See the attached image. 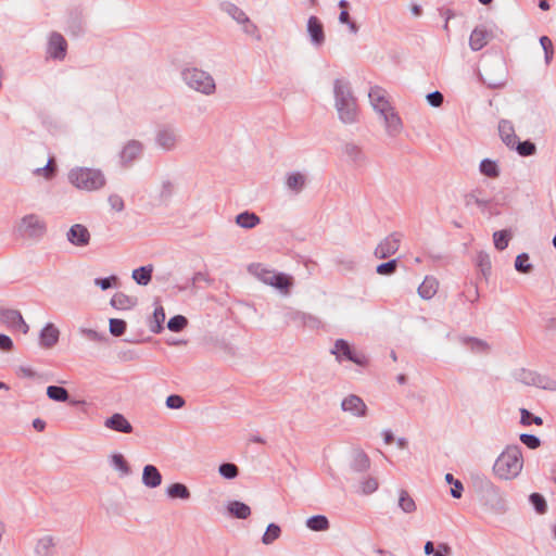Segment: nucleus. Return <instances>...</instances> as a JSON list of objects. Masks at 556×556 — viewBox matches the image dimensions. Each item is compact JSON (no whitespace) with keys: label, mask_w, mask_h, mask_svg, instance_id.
Instances as JSON below:
<instances>
[{"label":"nucleus","mask_w":556,"mask_h":556,"mask_svg":"<svg viewBox=\"0 0 556 556\" xmlns=\"http://www.w3.org/2000/svg\"><path fill=\"white\" fill-rule=\"evenodd\" d=\"M306 185V176L300 172H292L287 175L286 186L295 194L300 193Z\"/></svg>","instance_id":"24"},{"label":"nucleus","mask_w":556,"mask_h":556,"mask_svg":"<svg viewBox=\"0 0 556 556\" xmlns=\"http://www.w3.org/2000/svg\"><path fill=\"white\" fill-rule=\"evenodd\" d=\"M0 321L13 329L18 321H22V314L16 309H0Z\"/></svg>","instance_id":"34"},{"label":"nucleus","mask_w":556,"mask_h":556,"mask_svg":"<svg viewBox=\"0 0 556 556\" xmlns=\"http://www.w3.org/2000/svg\"><path fill=\"white\" fill-rule=\"evenodd\" d=\"M520 415H521L520 422L523 426H530L532 424H534L536 426H542L543 425V419L541 417L534 416L531 412H529L526 408H521L520 409Z\"/></svg>","instance_id":"56"},{"label":"nucleus","mask_w":556,"mask_h":556,"mask_svg":"<svg viewBox=\"0 0 556 556\" xmlns=\"http://www.w3.org/2000/svg\"><path fill=\"white\" fill-rule=\"evenodd\" d=\"M399 262L396 258L390 260L386 263H381L376 267V273L381 276H391L397 269Z\"/></svg>","instance_id":"52"},{"label":"nucleus","mask_w":556,"mask_h":556,"mask_svg":"<svg viewBox=\"0 0 556 556\" xmlns=\"http://www.w3.org/2000/svg\"><path fill=\"white\" fill-rule=\"evenodd\" d=\"M110 333L114 337H121L125 333L127 324L124 319L111 318L109 321Z\"/></svg>","instance_id":"53"},{"label":"nucleus","mask_w":556,"mask_h":556,"mask_svg":"<svg viewBox=\"0 0 556 556\" xmlns=\"http://www.w3.org/2000/svg\"><path fill=\"white\" fill-rule=\"evenodd\" d=\"M281 534V529L277 523H269L266 528L265 533L262 536V542L265 545H269L275 542Z\"/></svg>","instance_id":"44"},{"label":"nucleus","mask_w":556,"mask_h":556,"mask_svg":"<svg viewBox=\"0 0 556 556\" xmlns=\"http://www.w3.org/2000/svg\"><path fill=\"white\" fill-rule=\"evenodd\" d=\"M70 182L77 189L94 191L104 187L106 179L98 168L76 167L68 173Z\"/></svg>","instance_id":"3"},{"label":"nucleus","mask_w":556,"mask_h":556,"mask_svg":"<svg viewBox=\"0 0 556 556\" xmlns=\"http://www.w3.org/2000/svg\"><path fill=\"white\" fill-rule=\"evenodd\" d=\"M188 325V319L184 315H175L169 318L167 328L173 332L182 331Z\"/></svg>","instance_id":"50"},{"label":"nucleus","mask_w":556,"mask_h":556,"mask_svg":"<svg viewBox=\"0 0 556 556\" xmlns=\"http://www.w3.org/2000/svg\"><path fill=\"white\" fill-rule=\"evenodd\" d=\"M110 303L116 309H130L137 305L138 299L123 292H117L112 296Z\"/></svg>","instance_id":"23"},{"label":"nucleus","mask_w":556,"mask_h":556,"mask_svg":"<svg viewBox=\"0 0 556 556\" xmlns=\"http://www.w3.org/2000/svg\"><path fill=\"white\" fill-rule=\"evenodd\" d=\"M67 52V42L65 38L56 31H52L49 37L47 53L54 60H64Z\"/></svg>","instance_id":"11"},{"label":"nucleus","mask_w":556,"mask_h":556,"mask_svg":"<svg viewBox=\"0 0 556 556\" xmlns=\"http://www.w3.org/2000/svg\"><path fill=\"white\" fill-rule=\"evenodd\" d=\"M490 486V490L492 494L495 497V503L493 504V509L497 513H505L507 510V504L506 501L503 498V496L498 493L497 489L493 486L490 482L488 483Z\"/></svg>","instance_id":"57"},{"label":"nucleus","mask_w":556,"mask_h":556,"mask_svg":"<svg viewBox=\"0 0 556 556\" xmlns=\"http://www.w3.org/2000/svg\"><path fill=\"white\" fill-rule=\"evenodd\" d=\"M529 254L522 252L517 255L515 260V269L520 274H530L533 270V265L529 262Z\"/></svg>","instance_id":"41"},{"label":"nucleus","mask_w":556,"mask_h":556,"mask_svg":"<svg viewBox=\"0 0 556 556\" xmlns=\"http://www.w3.org/2000/svg\"><path fill=\"white\" fill-rule=\"evenodd\" d=\"M343 154L354 164L363 165L367 161V156L363 151L362 147L354 142H346L343 146Z\"/></svg>","instance_id":"19"},{"label":"nucleus","mask_w":556,"mask_h":556,"mask_svg":"<svg viewBox=\"0 0 556 556\" xmlns=\"http://www.w3.org/2000/svg\"><path fill=\"white\" fill-rule=\"evenodd\" d=\"M402 235L400 232H392L384 238L375 249V256L377 258H388L395 254L400 248Z\"/></svg>","instance_id":"8"},{"label":"nucleus","mask_w":556,"mask_h":556,"mask_svg":"<svg viewBox=\"0 0 556 556\" xmlns=\"http://www.w3.org/2000/svg\"><path fill=\"white\" fill-rule=\"evenodd\" d=\"M513 150H515L520 156H532L536 153V146L531 140L520 141L517 139Z\"/></svg>","instance_id":"39"},{"label":"nucleus","mask_w":556,"mask_h":556,"mask_svg":"<svg viewBox=\"0 0 556 556\" xmlns=\"http://www.w3.org/2000/svg\"><path fill=\"white\" fill-rule=\"evenodd\" d=\"M331 354L337 355L338 361H341V358L344 357L358 366H366L368 363L367 357L362 353H357L344 339H338L334 342Z\"/></svg>","instance_id":"7"},{"label":"nucleus","mask_w":556,"mask_h":556,"mask_svg":"<svg viewBox=\"0 0 556 556\" xmlns=\"http://www.w3.org/2000/svg\"><path fill=\"white\" fill-rule=\"evenodd\" d=\"M165 311L162 305L155 307L151 318L149 319V329L153 333H161L164 329Z\"/></svg>","instance_id":"26"},{"label":"nucleus","mask_w":556,"mask_h":556,"mask_svg":"<svg viewBox=\"0 0 556 556\" xmlns=\"http://www.w3.org/2000/svg\"><path fill=\"white\" fill-rule=\"evenodd\" d=\"M480 173L489 178H497L500 176V168L495 161L484 159L479 166Z\"/></svg>","instance_id":"38"},{"label":"nucleus","mask_w":556,"mask_h":556,"mask_svg":"<svg viewBox=\"0 0 556 556\" xmlns=\"http://www.w3.org/2000/svg\"><path fill=\"white\" fill-rule=\"evenodd\" d=\"M181 78L190 89L202 94L211 96L216 90V84L212 75L198 67L184 68Z\"/></svg>","instance_id":"4"},{"label":"nucleus","mask_w":556,"mask_h":556,"mask_svg":"<svg viewBox=\"0 0 556 556\" xmlns=\"http://www.w3.org/2000/svg\"><path fill=\"white\" fill-rule=\"evenodd\" d=\"M498 134H500L502 141L509 149H514L518 137L515 134V129H514L511 122H509L507 119H501L498 122Z\"/></svg>","instance_id":"18"},{"label":"nucleus","mask_w":556,"mask_h":556,"mask_svg":"<svg viewBox=\"0 0 556 556\" xmlns=\"http://www.w3.org/2000/svg\"><path fill=\"white\" fill-rule=\"evenodd\" d=\"M486 43H488L486 31L484 29L475 28L469 38V46H470L471 50L479 51Z\"/></svg>","instance_id":"35"},{"label":"nucleus","mask_w":556,"mask_h":556,"mask_svg":"<svg viewBox=\"0 0 556 556\" xmlns=\"http://www.w3.org/2000/svg\"><path fill=\"white\" fill-rule=\"evenodd\" d=\"M47 396L54 402H67L70 401L68 391L61 386H49L47 388Z\"/></svg>","instance_id":"37"},{"label":"nucleus","mask_w":556,"mask_h":556,"mask_svg":"<svg viewBox=\"0 0 556 556\" xmlns=\"http://www.w3.org/2000/svg\"><path fill=\"white\" fill-rule=\"evenodd\" d=\"M519 439L526 446L531 450H535L541 445V440L534 434L522 433L520 434Z\"/></svg>","instance_id":"62"},{"label":"nucleus","mask_w":556,"mask_h":556,"mask_svg":"<svg viewBox=\"0 0 556 556\" xmlns=\"http://www.w3.org/2000/svg\"><path fill=\"white\" fill-rule=\"evenodd\" d=\"M54 540L51 535H46L38 540L35 553L37 556H52L54 553Z\"/></svg>","instance_id":"30"},{"label":"nucleus","mask_w":556,"mask_h":556,"mask_svg":"<svg viewBox=\"0 0 556 556\" xmlns=\"http://www.w3.org/2000/svg\"><path fill=\"white\" fill-rule=\"evenodd\" d=\"M180 141L178 130L172 125L159 127L155 134V143L165 152L174 151Z\"/></svg>","instance_id":"6"},{"label":"nucleus","mask_w":556,"mask_h":556,"mask_svg":"<svg viewBox=\"0 0 556 556\" xmlns=\"http://www.w3.org/2000/svg\"><path fill=\"white\" fill-rule=\"evenodd\" d=\"M522 466L523 458L520 447L510 445L496 458L493 471L498 478L509 480L520 473Z\"/></svg>","instance_id":"2"},{"label":"nucleus","mask_w":556,"mask_h":556,"mask_svg":"<svg viewBox=\"0 0 556 556\" xmlns=\"http://www.w3.org/2000/svg\"><path fill=\"white\" fill-rule=\"evenodd\" d=\"M175 192V185L169 179H164L161 182L157 200L161 204L167 205Z\"/></svg>","instance_id":"33"},{"label":"nucleus","mask_w":556,"mask_h":556,"mask_svg":"<svg viewBox=\"0 0 556 556\" xmlns=\"http://www.w3.org/2000/svg\"><path fill=\"white\" fill-rule=\"evenodd\" d=\"M16 231L22 238L40 240L47 233V224L37 214H28L21 219Z\"/></svg>","instance_id":"5"},{"label":"nucleus","mask_w":556,"mask_h":556,"mask_svg":"<svg viewBox=\"0 0 556 556\" xmlns=\"http://www.w3.org/2000/svg\"><path fill=\"white\" fill-rule=\"evenodd\" d=\"M248 269L251 274L255 275L258 279H261L266 285L268 283V280L273 274L271 270L264 268L258 263H253V264L249 265Z\"/></svg>","instance_id":"49"},{"label":"nucleus","mask_w":556,"mask_h":556,"mask_svg":"<svg viewBox=\"0 0 556 556\" xmlns=\"http://www.w3.org/2000/svg\"><path fill=\"white\" fill-rule=\"evenodd\" d=\"M79 332L85 338H87L88 340L93 341V342H103V341L106 340L105 333H100V332H98V331H96L93 329L80 328Z\"/></svg>","instance_id":"60"},{"label":"nucleus","mask_w":556,"mask_h":556,"mask_svg":"<svg viewBox=\"0 0 556 556\" xmlns=\"http://www.w3.org/2000/svg\"><path fill=\"white\" fill-rule=\"evenodd\" d=\"M386 90L379 86H374L368 92V97L374 110L381 116L393 108L386 98Z\"/></svg>","instance_id":"12"},{"label":"nucleus","mask_w":556,"mask_h":556,"mask_svg":"<svg viewBox=\"0 0 556 556\" xmlns=\"http://www.w3.org/2000/svg\"><path fill=\"white\" fill-rule=\"evenodd\" d=\"M399 507L406 514H410L416 510L415 501L408 494L407 491L402 490L399 497Z\"/></svg>","instance_id":"43"},{"label":"nucleus","mask_w":556,"mask_h":556,"mask_svg":"<svg viewBox=\"0 0 556 556\" xmlns=\"http://www.w3.org/2000/svg\"><path fill=\"white\" fill-rule=\"evenodd\" d=\"M288 318H289V320H292L294 323H300L302 325H306L307 324V319L308 320H314V323H316V324H320V321L316 317H314L312 315H307V314L302 313V312H298V311L290 312L288 314Z\"/></svg>","instance_id":"58"},{"label":"nucleus","mask_w":556,"mask_h":556,"mask_svg":"<svg viewBox=\"0 0 556 556\" xmlns=\"http://www.w3.org/2000/svg\"><path fill=\"white\" fill-rule=\"evenodd\" d=\"M476 264H477V267L481 270L482 275L485 278H488L490 276L491 269H492L490 255L484 251H480L477 254Z\"/></svg>","instance_id":"40"},{"label":"nucleus","mask_w":556,"mask_h":556,"mask_svg":"<svg viewBox=\"0 0 556 556\" xmlns=\"http://www.w3.org/2000/svg\"><path fill=\"white\" fill-rule=\"evenodd\" d=\"M370 466V460L368 455L364 451H355L353 454V460L351 463V468L356 472H364Z\"/></svg>","instance_id":"32"},{"label":"nucleus","mask_w":556,"mask_h":556,"mask_svg":"<svg viewBox=\"0 0 556 556\" xmlns=\"http://www.w3.org/2000/svg\"><path fill=\"white\" fill-rule=\"evenodd\" d=\"M261 223V218L253 212L244 211L236 216V224L244 229H252Z\"/></svg>","instance_id":"28"},{"label":"nucleus","mask_w":556,"mask_h":556,"mask_svg":"<svg viewBox=\"0 0 556 556\" xmlns=\"http://www.w3.org/2000/svg\"><path fill=\"white\" fill-rule=\"evenodd\" d=\"M142 483L150 489H155L162 483V475L154 465H146L142 470Z\"/></svg>","instance_id":"20"},{"label":"nucleus","mask_w":556,"mask_h":556,"mask_svg":"<svg viewBox=\"0 0 556 556\" xmlns=\"http://www.w3.org/2000/svg\"><path fill=\"white\" fill-rule=\"evenodd\" d=\"M118 278L114 275L104 277V278H96L94 285L100 287L102 290H108L114 286H116Z\"/></svg>","instance_id":"63"},{"label":"nucleus","mask_w":556,"mask_h":556,"mask_svg":"<svg viewBox=\"0 0 556 556\" xmlns=\"http://www.w3.org/2000/svg\"><path fill=\"white\" fill-rule=\"evenodd\" d=\"M55 173H56V166L55 164H53V159L50 157L48 160V163L42 166V167H38L34 170V174L36 176H45V178L47 179H51L55 176Z\"/></svg>","instance_id":"54"},{"label":"nucleus","mask_w":556,"mask_h":556,"mask_svg":"<svg viewBox=\"0 0 556 556\" xmlns=\"http://www.w3.org/2000/svg\"><path fill=\"white\" fill-rule=\"evenodd\" d=\"M306 30L313 46L319 48L325 43V30L321 21L315 16H309L306 25Z\"/></svg>","instance_id":"14"},{"label":"nucleus","mask_w":556,"mask_h":556,"mask_svg":"<svg viewBox=\"0 0 556 556\" xmlns=\"http://www.w3.org/2000/svg\"><path fill=\"white\" fill-rule=\"evenodd\" d=\"M104 427L119 433L129 434L134 431L132 425L121 413H114L104 420Z\"/></svg>","instance_id":"15"},{"label":"nucleus","mask_w":556,"mask_h":556,"mask_svg":"<svg viewBox=\"0 0 556 556\" xmlns=\"http://www.w3.org/2000/svg\"><path fill=\"white\" fill-rule=\"evenodd\" d=\"M533 386L544 390L556 391V380L538 372H535Z\"/></svg>","instance_id":"46"},{"label":"nucleus","mask_w":556,"mask_h":556,"mask_svg":"<svg viewBox=\"0 0 556 556\" xmlns=\"http://www.w3.org/2000/svg\"><path fill=\"white\" fill-rule=\"evenodd\" d=\"M143 152V144L139 140L131 139L123 147L119 153L121 165L125 168L138 160Z\"/></svg>","instance_id":"9"},{"label":"nucleus","mask_w":556,"mask_h":556,"mask_svg":"<svg viewBox=\"0 0 556 556\" xmlns=\"http://www.w3.org/2000/svg\"><path fill=\"white\" fill-rule=\"evenodd\" d=\"M445 481L452 485L450 491L452 497L460 498L464 491L463 483L458 479H455L452 473L445 475Z\"/></svg>","instance_id":"51"},{"label":"nucleus","mask_w":556,"mask_h":556,"mask_svg":"<svg viewBox=\"0 0 556 556\" xmlns=\"http://www.w3.org/2000/svg\"><path fill=\"white\" fill-rule=\"evenodd\" d=\"M218 472L223 478L232 480L239 476V468L236 464L226 462L219 465Z\"/></svg>","instance_id":"45"},{"label":"nucleus","mask_w":556,"mask_h":556,"mask_svg":"<svg viewBox=\"0 0 556 556\" xmlns=\"http://www.w3.org/2000/svg\"><path fill=\"white\" fill-rule=\"evenodd\" d=\"M111 464L115 467V469L121 471L123 476H128L130 473V467L122 454H113L111 456Z\"/></svg>","instance_id":"47"},{"label":"nucleus","mask_w":556,"mask_h":556,"mask_svg":"<svg viewBox=\"0 0 556 556\" xmlns=\"http://www.w3.org/2000/svg\"><path fill=\"white\" fill-rule=\"evenodd\" d=\"M305 526L314 532H324L329 530L330 522L325 515H314L306 519Z\"/></svg>","instance_id":"27"},{"label":"nucleus","mask_w":556,"mask_h":556,"mask_svg":"<svg viewBox=\"0 0 556 556\" xmlns=\"http://www.w3.org/2000/svg\"><path fill=\"white\" fill-rule=\"evenodd\" d=\"M535 372L536 371L528 369H520L519 372L516 375V378L523 384L533 386Z\"/></svg>","instance_id":"64"},{"label":"nucleus","mask_w":556,"mask_h":556,"mask_svg":"<svg viewBox=\"0 0 556 556\" xmlns=\"http://www.w3.org/2000/svg\"><path fill=\"white\" fill-rule=\"evenodd\" d=\"M60 338L59 329L51 323H48L40 331L39 343L45 349L53 348Z\"/></svg>","instance_id":"17"},{"label":"nucleus","mask_w":556,"mask_h":556,"mask_svg":"<svg viewBox=\"0 0 556 556\" xmlns=\"http://www.w3.org/2000/svg\"><path fill=\"white\" fill-rule=\"evenodd\" d=\"M153 266H141L132 270L131 277L139 286H147L152 280Z\"/></svg>","instance_id":"31"},{"label":"nucleus","mask_w":556,"mask_h":556,"mask_svg":"<svg viewBox=\"0 0 556 556\" xmlns=\"http://www.w3.org/2000/svg\"><path fill=\"white\" fill-rule=\"evenodd\" d=\"M439 282L432 276H426L424 281L418 287V294L424 300L432 299L438 291Z\"/></svg>","instance_id":"22"},{"label":"nucleus","mask_w":556,"mask_h":556,"mask_svg":"<svg viewBox=\"0 0 556 556\" xmlns=\"http://www.w3.org/2000/svg\"><path fill=\"white\" fill-rule=\"evenodd\" d=\"M165 404L170 409H179L185 406L186 401L181 395L170 394L166 397Z\"/></svg>","instance_id":"61"},{"label":"nucleus","mask_w":556,"mask_h":556,"mask_svg":"<svg viewBox=\"0 0 556 556\" xmlns=\"http://www.w3.org/2000/svg\"><path fill=\"white\" fill-rule=\"evenodd\" d=\"M267 285L282 292H288L292 286V278L283 273L273 271Z\"/></svg>","instance_id":"25"},{"label":"nucleus","mask_w":556,"mask_h":556,"mask_svg":"<svg viewBox=\"0 0 556 556\" xmlns=\"http://www.w3.org/2000/svg\"><path fill=\"white\" fill-rule=\"evenodd\" d=\"M220 7L222 10L226 12L231 18H233L238 24L241 22H248V15L236 4L231 2H224Z\"/></svg>","instance_id":"36"},{"label":"nucleus","mask_w":556,"mask_h":556,"mask_svg":"<svg viewBox=\"0 0 556 556\" xmlns=\"http://www.w3.org/2000/svg\"><path fill=\"white\" fill-rule=\"evenodd\" d=\"M384 122L386 131L390 137L399 136L403 130V123L399 114L392 109L386 114L381 115Z\"/></svg>","instance_id":"16"},{"label":"nucleus","mask_w":556,"mask_h":556,"mask_svg":"<svg viewBox=\"0 0 556 556\" xmlns=\"http://www.w3.org/2000/svg\"><path fill=\"white\" fill-rule=\"evenodd\" d=\"M166 495L173 500L179 498L182 501H187L190 498L191 493L186 484L175 482L167 486Z\"/></svg>","instance_id":"29"},{"label":"nucleus","mask_w":556,"mask_h":556,"mask_svg":"<svg viewBox=\"0 0 556 556\" xmlns=\"http://www.w3.org/2000/svg\"><path fill=\"white\" fill-rule=\"evenodd\" d=\"M465 342L469 345L472 352L483 353L490 349V345L485 341L478 338L469 337L465 339Z\"/></svg>","instance_id":"55"},{"label":"nucleus","mask_w":556,"mask_h":556,"mask_svg":"<svg viewBox=\"0 0 556 556\" xmlns=\"http://www.w3.org/2000/svg\"><path fill=\"white\" fill-rule=\"evenodd\" d=\"M529 501L538 514L542 515L546 513L547 503L542 494L536 492L531 493Z\"/></svg>","instance_id":"48"},{"label":"nucleus","mask_w":556,"mask_h":556,"mask_svg":"<svg viewBox=\"0 0 556 556\" xmlns=\"http://www.w3.org/2000/svg\"><path fill=\"white\" fill-rule=\"evenodd\" d=\"M511 232L507 229L498 230L493 233L494 245L498 251H503L508 247Z\"/></svg>","instance_id":"42"},{"label":"nucleus","mask_w":556,"mask_h":556,"mask_svg":"<svg viewBox=\"0 0 556 556\" xmlns=\"http://www.w3.org/2000/svg\"><path fill=\"white\" fill-rule=\"evenodd\" d=\"M540 43L544 50L545 62L546 64H549L554 55L552 40L547 36H542L540 38Z\"/></svg>","instance_id":"59"},{"label":"nucleus","mask_w":556,"mask_h":556,"mask_svg":"<svg viewBox=\"0 0 556 556\" xmlns=\"http://www.w3.org/2000/svg\"><path fill=\"white\" fill-rule=\"evenodd\" d=\"M226 510L230 517L237 519H247L251 515L250 506L240 501H229Z\"/></svg>","instance_id":"21"},{"label":"nucleus","mask_w":556,"mask_h":556,"mask_svg":"<svg viewBox=\"0 0 556 556\" xmlns=\"http://www.w3.org/2000/svg\"><path fill=\"white\" fill-rule=\"evenodd\" d=\"M341 409L357 418L366 417L368 414L367 405L361 396L355 394H350L342 400Z\"/></svg>","instance_id":"10"},{"label":"nucleus","mask_w":556,"mask_h":556,"mask_svg":"<svg viewBox=\"0 0 556 556\" xmlns=\"http://www.w3.org/2000/svg\"><path fill=\"white\" fill-rule=\"evenodd\" d=\"M66 239L75 247H86L89 244L91 236L85 225L75 224L66 232Z\"/></svg>","instance_id":"13"},{"label":"nucleus","mask_w":556,"mask_h":556,"mask_svg":"<svg viewBox=\"0 0 556 556\" xmlns=\"http://www.w3.org/2000/svg\"><path fill=\"white\" fill-rule=\"evenodd\" d=\"M333 94L340 121L344 124L355 123L357 119V105L350 83L345 79L337 78L333 83Z\"/></svg>","instance_id":"1"}]
</instances>
